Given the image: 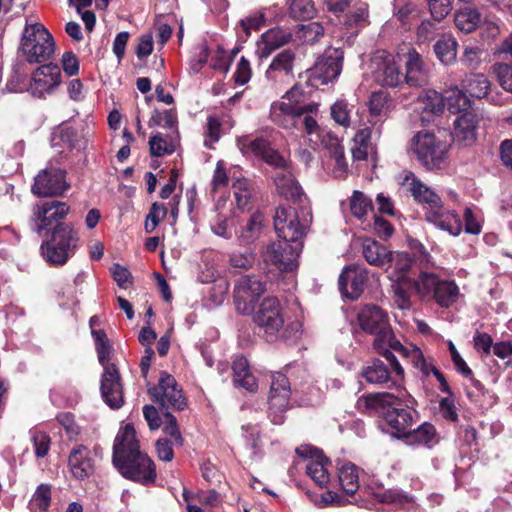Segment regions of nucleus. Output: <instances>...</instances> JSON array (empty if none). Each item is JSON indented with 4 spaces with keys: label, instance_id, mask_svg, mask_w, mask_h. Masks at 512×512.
Wrapping results in <instances>:
<instances>
[{
    "label": "nucleus",
    "instance_id": "1",
    "mask_svg": "<svg viewBox=\"0 0 512 512\" xmlns=\"http://www.w3.org/2000/svg\"><path fill=\"white\" fill-rule=\"evenodd\" d=\"M415 405L416 400L406 388H400L397 393H369L358 400L360 409L381 415L391 434L399 439H403L416 422Z\"/></svg>",
    "mask_w": 512,
    "mask_h": 512
},
{
    "label": "nucleus",
    "instance_id": "2",
    "mask_svg": "<svg viewBox=\"0 0 512 512\" xmlns=\"http://www.w3.org/2000/svg\"><path fill=\"white\" fill-rule=\"evenodd\" d=\"M112 462L119 473L143 485L156 479V467L152 459L140 450L134 427L125 425L116 435L113 444Z\"/></svg>",
    "mask_w": 512,
    "mask_h": 512
},
{
    "label": "nucleus",
    "instance_id": "3",
    "mask_svg": "<svg viewBox=\"0 0 512 512\" xmlns=\"http://www.w3.org/2000/svg\"><path fill=\"white\" fill-rule=\"evenodd\" d=\"M403 185L408 187L417 202L423 204L427 222L452 236L460 235L462 232L460 216L454 210L445 208L435 191L420 181L413 173L406 174Z\"/></svg>",
    "mask_w": 512,
    "mask_h": 512
},
{
    "label": "nucleus",
    "instance_id": "4",
    "mask_svg": "<svg viewBox=\"0 0 512 512\" xmlns=\"http://www.w3.org/2000/svg\"><path fill=\"white\" fill-rule=\"evenodd\" d=\"M254 321L270 342L296 339L301 329L298 321L286 323L281 304L276 297H267L261 302L254 315Z\"/></svg>",
    "mask_w": 512,
    "mask_h": 512
},
{
    "label": "nucleus",
    "instance_id": "5",
    "mask_svg": "<svg viewBox=\"0 0 512 512\" xmlns=\"http://www.w3.org/2000/svg\"><path fill=\"white\" fill-rule=\"evenodd\" d=\"M410 150L426 170H442L448 164V144L432 133L418 132L414 135Z\"/></svg>",
    "mask_w": 512,
    "mask_h": 512
},
{
    "label": "nucleus",
    "instance_id": "6",
    "mask_svg": "<svg viewBox=\"0 0 512 512\" xmlns=\"http://www.w3.org/2000/svg\"><path fill=\"white\" fill-rule=\"evenodd\" d=\"M387 364L378 358L368 361L361 369V376L369 384L395 388L396 392L403 386L404 369L393 352L381 354Z\"/></svg>",
    "mask_w": 512,
    "mask_h": 512
},
{
    "label": "nucleus",
    "instance_id": "7",
    "mask_svg": "<svg viewBox=\"0 0 512 512\" xmlns=\"http://www.w3.org/2000/svg\"><path fill=\"white\" fill-rule=\"evenodd\" d=\"M21 49L29 63H42L55 52L51 33L41 23H26L22 33Z\"/></svg>",
    "mask_w": 512,
    "mask_h": 512
},
{
    "label": "nucleus",
    "instance_id": "8",
    "mask_svg": "<svg viewBox=\"0 0 512 512\" xmlns=\"http://www.w3.org/2000/svg\"><path fill=\"white\" fill-rule=\"evenodd\" d=\"M77 242V233L71 225H57L51 238L42 243L41 252L50 265L61 266L74 254Z\"/></svg>",
    "mask_w": 512,
    "mask_h": 512
},
{
    "label": "nucleus",
    "instance_id": "9",
    "mask_svg": "<svg viewBox=\"0 0 512 512\" xmlns=\"http://www.w3.org/2000/svg\"><path fill=\"white\" fill-rule=\"evenodd\" d=\"M417 295L421 299H433L439 306L449 308L458 301L460 291L453 280L423 272L418 276Z\"/></svg>",
    "mask_w": 512,
    "mask_h": 512
},
{
    "label": "nucleus",
    "instance_id": "10",
    "mask_svg": "<svg viewBox=\"0 0 512 512\" xmlns=\"http://www.w3.org/2000/svg\"><path fill=\"white\" fill-rule=\"evenodd\" d=\"M311 222V215L307 213L300 220L298 212L291 207H279L274 215V228L278 237L292 243H301L305 231Z\"/></svg>",
    "mask_w": 512,
    "mask_h": 512
},
{
    "label": "nucleus",
    "instance_id": "11",
    "mask_svg": "<svg viewBox=\"0 0 512 512\" xmlns=\"http://www.w3.org/2000/svg\"><path fill=\"white\" fill-rule=\"evenodd\" d=\"M368 71L373 80L383 87H396L404 78L394 56L385 50H378L371 56Z\"/></svg>",
    "mask_w": 512,
    "mask_h": 512
},
{
    "label": "nucleus",
    "instance_id": "12",
    "mask_svg": "<svg viewBox=\"0 0 512 512\" xmlns=\"http://www.w3.org/2000/svg\"><path fill=\"white\" fill-rule=\"evenodd\" d=\"M358 322L363 331L374 335L373 349H383L382 344L393 333L387 314L376 305H365L358 313Z\"/></svg>",
    "mask_w": 512,
    "mask_h": 512
},
{
    "label": "nucleus",
    "instance_id": "13",
    "mask_svg": "<svg viewBox=\"0 0 512 512\" xmlns=\"http://www.w3.org/2000/svg\"><path fill=\"white\" fill-rule=\"evenodd\" d=\"M300 91L293 86L280 100L274 101L270 107V120L279 127L290 130L294 128L301 117L299 108Z\"/></svg>",
    "mask_w": 512,
    "mask_h": 512
},
{
    "label": "nucleus",
    "instance_id": "14",
    "mask_svg": "<svg viewBox=\"0 0 512 512\" xmlns=\"http://www.w3.org/2000/svg\"><path fill=\"white\" fill-rule=\"evenodd\" d=\"M69 206L61 201H46L33 207L31 216V227L34 232L41 234L43 230L53 225H66L59 223L69 213Z\"/></svg>",
    "mask_w": 512,
    "mask_h": 512
},
{
    "label": "nucleus",
    "instance_id": "15",
    "mask_svg": "<svg viewBox=\"0 0 512 512\" xmlns=\"http://www.w3.org/2000/svg\"><path fill=\"white\" fill-rule=\"evenodd\" d=\"M69 188L66 171L50 165L36 175L32 192L39 197H54L62 195Z\"/></svg>",
    "mask_w": 512,
    "mask_h": 512
},
{
    "label": "nucleus",
    "instance_id": "16",
    "mask_svg": "<svg viewBox=\"0 0 512 512\" xmlns=\"http://www.w3.org/2000/svg\"><path fill=\"white\" fill-rule=\"evenodd\" d=\"M152 400L158 403L162 408H174L183 410L186 407V399L182 389L179 387L175 378L165 372L161 373L158 386L148 389Z\"/></svg>",
    "mask_w": 512,
    "mask_h": 512
},
{
    "label": "nucleus",
    "instance_id": "17",
    "mask_svg": "<svg viewBox=\"0 0 512 512\" xmlns=\"http://www.w3.org/2000/svg\"><path fill=\"white\" fill-rule=\"evenodd\" d=\"M237 147L246 157L254 156L260 158L275 168L286 167L285 158L264 137L252 138L250 136H243L237 140Z\"/></svg>",
    "mask_w": 512,
    "mask_h": 512
},
{
    "label": "nucleus",
    "instance_id": "18",
    "mask_svg": "<svg viewBox=\"0 0 512 512\" xmlns=\"http://www.w3.org/2000/svg\"><path fill=\"white\" fill-rule=\"evenodd\" d=\"M296 54L285 49L277 53L265 71L266 80L274 87L290 85L294 81Z\"/></svg>",
    "mask_w": 512,
    "mask_h": 512
},
{
    "label": "nucleus",
    "instance_id": "19",
    "mask_svg": "<svg viewBox=\"0 0 512 512\" xmlns=\"http://www.w3.org/2000/svg\"><path fill=\"white\" fill-rule=\"evenodd\" d=\"M265 292V284L255 276H243L234 288L236 309L242 314H250L258 298Z\"/></svg>",
    "mask_w": 512,
    "mask_h": 512
},
{
    "label": "nucleus",
    "instance_id": "20",
    "mask_svg": "<svg viewBox=\"0 0 512 512\" xmlns=\"http://www.w3.org/2000/svg\"><path fill=\"white\" fill-rule=\"evenodd\" d=\"M290 394L291 390L288 378L280 372L274 373L271 377L268 400L270 417L273 423H282V413L288 408Z\"/></svg>",
    "mask_w": 512,
    "mask_h": 512
},
{
    "label": "nucleus",
    "instance_id": "21",
    "mask_svg": "<svg viewBox=\"0 0 512 512\" xmlns=\"http://www.w3.org/2000/svg\"><path fill=\"white\" fill-rule=\"evenodd\" d=\"M302 250V243L279 240L267 247L265 261L272 263L279 270L291 271L297 266V258Z\"/></svg>",
    "mask_w": 512,
    "mask_h": 512
},
{
    "label": "nucleus",
    "instance_id": "22",
    "mask_svg": "<svg viewBox=\"0 0 512 512\" xmlns=\"http://www.w3.org/2000/svg\"><path fill=\"white\" fill-rule=\"evenodd\" d=\"M61 83V71L56 64H44L32 74L28 92L36 98L51 94Z\"/></svg>",
    "mask_w": 512,
    "mask_h": 512
},
{
    "label": "nucleus",
    "instance_id": "23",
    "mask_svg": "<svg viewBox=\"0 0 512 512\" xmlns=\"http://www.w3.org/2000/svg\"><path fill=\"white\" fill-rule=\"evenodd\" d=\"M100 390L104 402L110 408L118 409L122 407L124 403L123 386L116 365L103 367Z\"/></svg>",
    "mask_w": 512,
    "mask_h": 512
},
{
    "label": "nucleus",
    "instance_id": "24",
    "mask_svg": "<svg viewBox=\"0 0 512 512\" xmlns=\"http://www.w3.org/2000/svg\"><path fill=\"white\" fill-rule=\"evenodd\" d=\"M296 453L307 460V475L321 488L329 483L330 477L327 470L328 460L314 447L302 445L296 449Z\"/></svg>",
    "mask_w": 512,
    "mask_h": 512
},
{
    "label": "nucleus",
    "instance_id": "25",
    "mask_svg": "<svg viewBox=\"0 0 512 512\" xmlns=\"http://www.w3.org/2000/svg\"><path fill=\"white\" fill-rule=\"evenodd\" d=\"M479 122L480 118L474 112L465 111L458 115L453 122V141L465 147L472 146L477 140Z\"/></svg>",
    "mask_w": 512,
    "mask_h": 512
},
{
    "label": "nucleus",
    "instance_id": "26",
    "mask_svg": "<svg viewBox=\"0 0 512 512\" xmlns=\"http://www.w3.org/2000/svg\"><path fill=\"white\" fill-rule=\"evenodd\" d=\"M367 279L364 268L357 265L347 266L339 276V289L344 297L356 300L363 293Z\"/></svg>",
    "mask_w": 512,
    "mask_h": 512
},
{
    "label": "nucleus",
    "instance_id": "27",
    "mask_svg": "<svg viewBox=\"0 0 512 512\" xmlns=\"http://www.w3.org/2000/svg\"><path fill=\"white\" fill-rule=\"evenodd\" d=\"M95 459L91 450L82 444L74 446L68 457L71 474L77 480L89 478L95 472Z\"/></svg>",
    "mask_w": 512,
    "mask_h": 512
},
{
    "label": "nucleus",
    "instance_id": "28",
    "mask_svg": "<svg viewBox=\"0 0 512 512\" xmlns=\"http://www.w3.org/2000/svg\"><path fill=\"white\" fill-rule=\"evenodd\" d=\"M333 55L318 61L311 70L310 81L312 85H325L336 79L341 72L342 52L335 49Z\"/></svg>",
    "mask_w": 512,
    "mask_h": 512
},
{
    "label": "nucleus",
    "instance_id": "29",
    "mask_svg": "<svg viewBox=\"0 0 512 512\" xmlns=\"http://www.w3.org/2000/svg\"><path fill=\"white\" fill-rule=\"evenodd\" d=\"M429 74V64L415 49H410L406 54V75L403 80L409 86L421 87L428 83Z\"/></svg>",
    "mask_w": 512,
    "mask_h": 512
},
{
    "label": "nucleus",
    "instance_id": "30",
    "mask_svg": "<svg viewBox=\"0 0 512 512\" xmlns=\"http://www.w3.org/2000/svg\"><path fill=\"white\" fill-rule=\"evenodd\" d=\"M291 38V33L286 30L280 28L270 29L263 33L257 42L256 54L260 59L267 58L276 49L289 43Z\"/></svg>",
    "mask_w": 512,
    "mask_h": 512
},
{
    "label": "nucleus",
    "instance_id": "31",
    "mask_svg": "<svg viewBox=\"0 0 512 512\" xmlns=\"http://www.w3.org/2000/svg\"><path fill=\"white\" fill-rule=\"evenodd\" d=\"M393 281L392 291L394 293V301L401 310H409L411 308V291L417 294L418 278L413 280L403 275H390Z\"/></svg>",
    "mask_w": 512,
    "mask_h": 512
},
{
    "label": "nucleus",
    "instance_id": "32",
    "mask_svg": "<svg viewBox=\"0 0 512 512\" xmlns=\"http://www.w3.org/2000/svg\"><path fill=\"white\" fill-rule=\"evenodd\" d=\"M408 445L432 447L438 442L435 427L430 423H423L417 429H410L403 438Z\"/></svg>",
    "mask_w": 512,
    "mask_h": 512
},
{
    "label": "nucleus",
    "instance_id": "33",
    "mask_svg": "<svg viewBox=\"0 0 512 512\" xmlns=\"http://www.w3.org/2000/svg\"><path fill=\"white\" fill-rule=\"evenodd\" d=\"M388 110V97L384 92H375L371 95L369 102V111L371 119L369 122L372 124L371 130H367V135L371 137L373 134L379 136L381 133V125H378V120L374 118H381L386 116Z\"/></svg>",
    "mask_w": 512,
    "mask_h": 512
},
{
    "label": "nucleus",
    "instance_id": "34",
    "mask_svg": "<svg viewBox=\"0 0 512 512\" xmlns=\"http://www.w3.org/2000/svg\"><path fill=\"white\" fill-rule=\"evenodd\" d=\"M274 182L281 196L292 201L301 200L303 191L290 172L285 170L278 172Z\"/></svg>",
    "mask_w": 512,
    "mask_h": 512
},
{
    "label": "nucleus",
    "instance_id": "35",
    "mask_svg": "<svg viewBox=\"0 0 512 512\" xmlns=\"http://www.w3.org/2000/svg\"><path fill=\"white\" fill-rule=\"evenodd\" d=\"M232 369L234 373L233 381L235 385L241 386L250 392H253L257 389L256 379L250 372L249 363L245 357H235Z\"/></svg>",
    "mask_w": 512,
    "mask_h": 512
},
{
    "label": "nucleus",
    "instance_id": "36",
    "mask_svg": "<svg viewBox=\"0 0 512 512\" xmlns=\"http://www.w3.org/2000/svg\"><path fill=\"white\" fill-rule=\"evenodd\" d=\"M360 472V468L353 463H344L339 468V483L347 495H354L359 489Z\"/></svg>",
    "mask_w": 512,
    "mask_h": 512
},
{
    "label": "nucleus",
    "instance_id": "37",
    "mask_svg": "<svg viewBox=\"0 0 512 512\" xmlns=\"http://www.w3.org/2000/svg\"><path fill=\"white\" fill-rule=\"evenodd\" d=\"M363 256L370 265L384 267L389 262L390 250L381 243L367 239L363 243Z\"/></svg>",
    "mask_w": 512,
    "mask_h": 512
},
{
    "label": "nucleus",
    "instance_id": "38",
    "mask_svg": "<svg viewBox=\"0 0 512 512\" xmlns=\"http://www.w3.org/2000/svg\"><path fill=\"white\" fill-rule=\"evenodd\" d=\"M418 109L431 115H439L444 111L445 104L442 94L435 90H424L417 98Z\"/></svg>",
    "mask_w": 512,
    "mask_h": 512
},
{
    "label": "nucleus",
    "instance_id": "39",
    "mask_svg": "<svg viewBox=\"0 0 512 512\" xmlns=\"http://www.w3.org/2000/svg\"><path fill=\"white\" fill-rule=\"evenodd\" d=\"M443 102L447 109L453 113L465 111L470 106V100L457 86H451L442 94Z\"/></svg>",
    "mask_w": 512,
    "mask_h": 512
},
{
    "label": "nucleus",
    "instance_id": "40",
    "mask_svg": "<svg viewBox=\"0 0 512 512\" xmlns=\"http://www.w3.org/2000/svg\"><path fill=\"white\" fill-rule=\"evenodd\" d=\"M263 228V215L259 212L253 213L245 225L236 232L241 243L249 244L254 242L261 234Z\"/></svg>",
    "mask_w": 512,
    "mask_h": 512
},
{
    "label": "nucleus",
    "instance_id": "41",
    "mask_svg": "<svg viewBox=\"0 0 512 512\" xmlns=\"http://www.w3.org/2000/svg\"><path fill=\"white\" fill-rule=\"evenodd\" d=\"M368 24V5L359 3L354 6L353 11L345 15L343 25L352 35H356L358 31Z\"/></svg>",
    "mask_w": 512,
    "mask_h": 512
},
{
    "label": "nucleus",
    "instance_id": "42",
    "mask_svg": "<svg viewBox=\"0 0 512 512\" xmlns=\"http://www.w3.org/2000/svg\"><path fill=\"white\" fill-rule=\"evenodd\" d=\"M454 21L459 30L471 33L480 25L481 15L476 9L464 8L455 14Z\"/></svg>",
    "mask_w": 512,
    "mask_h": 512
},
{
    "label": "nucleus",
    "instance_id": "43",
    "mask_svg": "<svg viewBox=\"0 0 512 512\" xmlns=\"http://www.w3.org/2000/svg\"><path fill=\"white\" fill-rule=\"evenodd\" d=\"M457 42L450 37L439 39L434 45L437 58L445 65L452 64L456 60Z\"/></svg>",
    "mask_w": 512,
    "mask_h": 512
},
{
    "label": "nucleus",
    "instance_id": "44",
    "mask_svg": "<svg viewBox=\"0 0 512 512\" xmlns=\"http://www.w3.org/2000/svg\"><path fill=\"white\" fill-rule=\"evenodd\" d=\"M464 87L472 97L482 98L490 89V81L483 74H470L464 80Z\"/></svg>",
    "mask_w": 512,
    "mask_h": 512
},
{
    "label": "nucleus",
    "instance_id": "45",
    "mask_svg": "<svg viewBox=\"0 0 512 512\" xmlns=\"http://www.w3.org/2000/svg\"><path fill=\"white\" fill-rule=\"evenodd\" d=\"M236 219L234 216L217 214L215 219L211 222L210 227L212 232L224 239H231L235 232Z\"/></svg>",
    "mask_w": 512,
    "mask_h": 512
},
{
    "label": "nucleus",
    "instance_id": "46",
    "mask_svg": "<svg viewBox=\"0 0 512 512\" xmlns=\"http://www.w3.org/2000/svg\"><path fill=\"white\" fill-rule=\"evenodd\" d=\"M372 210L373 205L371 199L361 191H354L350 198V211L352 215L362 220L365 219Z\"/></svg>",
    "mask_w": 512,
    "mask_h": 512
},
{
    "label": "nucleus",
    "instance_id": "47",
    "mask_svg": "<svg viewBox=\"0 0 512 512\" xmlns=\"http://www.w3.org/2000/svg\"><path fill=\"white\" fill-rule=\"evenodd\" d=\"M176 137L169 135V139L164 138L160 133L152 136L149 140L150 153L153 156L160 157L165 154H172L175 151Z\"/></svg>",
    "mask_w": 512,
    "mask_h": 512
},
{
    "label": "nucleus",
    "instance_id": "48",
    "mask_svg": "<svg viewBox=\"0 0 512 512\" xmlns=\"http://www.w3.org/2000/svg\"><path fill=\"white\" fill-rule=\"evenodd\" d=\"M329 142L332 146L331 156L334 160L333 175L335 178H343L347 173V163L344 158V150L337 137L330 136Z\"/></svg>",
    "mask_w": 512,
    "mask_h": 512
},
{
    "label": "nucleus",
    "instance_id": "49",
    "mask_svg": "<svg viewBox=\"0 0 512 512\" xmlns=\"http://www.w3.org/2000/svg\"><path fill=\"white\" fill-rule=\"evenodd\" d=\"M389 264L386 271L390 275H403L406 276L405 273L411 267V259L406 253H393L390 251Z\"/></svg>",
    "mask_w": 512,
    "mask_h": 512
},
{
    "label": "nucleus",
    "instance_id": "50",
    "mask_svg": "<svg viewBox=\"0 0 512 512\" xmlns=\"http://www.w3.org/2000/svg\"><path fill=\"white\" fill-rule=\"evenodd\" d=\"M289 12L295 19H310L315 14L312 0H289Z\"/></svg>",
    "mask_w": 512,
    "mask_h": 512
},
{
    "label": "nucleus",
    "instance_id": "51",
    "mask_svg": "<svg viewBox=\"0 0 512 512\" xmlns=\"http://www.w3.org/2000/svg\"><path fill=\"white\" fill-rule=\"evenodd\" d=\"M233 189L237 206L245 208L251 199L252 185L247 179H238L233 183Z\"/></svg>",
    "mask_w": 512,
    "mask_h": 512
},
{
    "label": "nucleus",
    "instance_id": "52",
    "mask_svg": "<svg viewBox=\"0 0 512 512\" xmlns=\"http://www.w3.org/2000/svg\"><path fill=\"white\" fill-rule=\"evenodd\" d=\"M382 346H383V349L382 348L376 349L375 352L378 354H384L385 352L395 351V352L400 353L403 357H405L407 359L410 357L411 350L415 349V347H416L414 345H409V346L402 345L400 343V341L395 338L393 333L389 336V338L386 339V341H384Z\"/></svg>",
    "mask_w": 512,
    "mask_h": 512
},
{
    "label": "nucleus",
    "instance_id": "53",
    "mask_svg": "<svg viewBox=\"0 0 512 512\" xmlns=\"http://www.w3.org/2000/svg\"><path fill=\"white\" fill-rule=\"evenodd\" d=\"M324 34V27L319 22H310L301 25L299 38L306 43H314Z\"/></svg>",
    "mask_w": 512,
    "mask_h": 512
},
{
    "label": "nucleus",
    "instance_id": "54",
    "mask_svg": "<svg viewBox=\"0 0 512 512\" xmlns=\"http://www.w3.org/2000/svg\"><path fill=\"white\" fill-rule=\"evenodd\" d=\"M50 501L51 486L47 484L39 485L31 499V503L41 511H46L50 506Z\"/></svg>",
    "mask_w": 512,
    "mask_h": 512
},
{
    "label": "nucleus",
    "instance_id": "55",
    "mask_svg": "<svg viewBox=\"0 0 512 512\" xmlns=\"http://www.w3.org/2000/svg\"><path fill=\"white\" fill-rule=\"evenodd\" d=\"M331 116L333 120L342 126L350 124V110L344 100H338L331 106Z\"/></svg>",
    "mask_w": 512,
    "mask_h": 512
},
{
    "label": "nucleus",
    "instance_id": "56",
    "mask_svg": "<svg viewBox=\"0 0 512 512\" xmlns=\"http://www.w3.org/2000/svg\"><path fill=\"white\" fill-rule=\"evenodd\" d=\"M31 441L37 457L42 458L47 455L50 447L49 436L41 431L31 432Z\"/></svg>",
    "mask_w": 512,
    "mask_h": 512
},
{
    "label": "nucleus",
    "instance_id": "57",
    "mask_svg": "<svg viewBox=\"0 0 512 512\" xmlns=\"http://www.w3.org/2000/svg\"><path fill=\"white\" fill-rule=\"evenodd\" d=\"M165 425L163 432L165 435L171 437V441L177 445H182L183 439L179 431L176 418L170 413H164Z\"/></svg>",
    "mask_w": 512,
    "mask_h": 512
},
{
    "label": "nucleus",
    "instance_id": "58",
    "mask_svg": "<svg viewBox=\"0 0 512 512\" xmlns=\"http://www.w3.org/2000/svg\"><path fill=\"white\" fill-rule=\"evenodd\" d=\"M493 71L503 89L512 92V66L506 63H498L494 65Z\"/></svg>",
    "mask_w": 512,
    "mask_h": 512
},
{
    "label": "nucleus",
    "instance_id": "59",
    "mask_svg": "<svg viewBox=\"0 0 512 512\" xmlns=\"http://www.w3.org/2000/svg\"><path fill=\"white\" fill-rule=\"evenodd\" d=\"M242 430L244 432L243 435L246 439L247 446L252 450L253 454H257L261 448V440L258 427L248 424L243 425Z\"/></svg>",
    "mask_w": 512,
    "mask_h": 512
},
{
    "label": "nucleus",
    "instance_id": "60",
    "mask_svg": "<svg viewBox=\"0 0 512 512\" xmlns=\"http://www.w3.org/2000/svg\"><path fill=\"white\" fill-rule=\"evenodd\" d=\"M428 6L433 18L441 21L451 11V0H428Z\"/></svg>",
    "mask_w": 512,
    "mask_h": 512
},
{
    "label": "nucleus",
    "instance_id": "61",
    "mask_svg": "<svg viewBox=\"0 0 512 512\" xmlns=\"http://www.w3.org/2000/svg\"><path fill=\"white\" fill-rule=\"evenodd\" d=\"M252 71L249 61L245 57H241L236 71L234 72V80L238 85H244L251 79Z\"/></svg>",
    "mask_w": 512,
    "mask_h": 512
},
{
    "label": "nucleus",
    "instance_id": "62",
    "mask_svg": "<svg viewBox=\"0 0 512 512\" xmlns=\"http://www.w3.org/2000/svg\"><path fill=\"white\" fill-rule=\"evenodd\" d=\"M208 58H209L208 47L204 43L200 44L195 49V56L190 62L191 70L194 73H198L208 62Z\"/></svg>",
    "mask_w": 512,
    "mask_h": 512
},
{
    "label": "nucleus",
    "instance_id": "63",
    "mask_svg": "<svg viewBox=\"0 0 512 512\" xmlns=\"http://www.w3.org/2000/svg\"><path fill=\"white\" fill-rule=\"evenodd\" d=\"M60 425L65 429L68 438L73 439L79 434V427L75 423L74 416L71 413H60L57 416Z\"/></svg>",
    "mask_w": 512,
    "mask_h": 512
},
{
    "label": "nucleus",
    "instance_id": "64",
    "mask_svg": "<svg viewBox=\"0 0 512 512\" xmlns=\"http://www.w3.org/2000/svg\"><path fill=\"white\" fill-rule=\"evenodd\" d=\"M254 254L246 250L244 252H234L230 256V263L233 267L248 269L254 263Z\"/></svg>",
    "mask_w": 512,
    "mask_h": 512
}]
</instances>
